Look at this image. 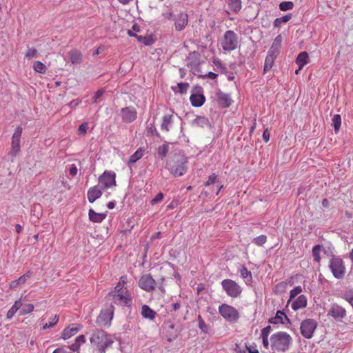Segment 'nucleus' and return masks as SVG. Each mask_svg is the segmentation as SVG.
I'll use <instances>...</instances> for the list:
<instances>
[{
  "label": "nucleus",
  "mask_w": 353,
  "mask_h": 353,
  "mask_svg": "<svg viewBox=\"0 0 353 353\" xmlns=\"http://www.w3.org/2000/svg\"><path fill=\"white\" fill-rule=\"evenodd\" d=\"M128 282V276L126 275L121 276L114 290L108 294V300L118 306L130 307L132 303V297L125 286Z\"/></svg>",
  "instance_id": "obj_1"
},
{
  "label": "nucleus",
  "mask_w": 353,
  "mask_h": 353,
  "mask_svg": "<svg viewBox=\"0 0 353 353\" xmlns=\"http://www.w3.org/2000/svg\"><path fill=\"white\" fill-rule=\"evenodd\" d=\"M292 336L285 332H277L270 338L269 345L272 353H285L292 344Z\"/></svg>",
  "instance_id": "obj_2"
},
{
  "label": "nucleus",
  "mask_w": 353,
  "mask_h": 353,
  "mask_svg": "<svg viewBox=\"0 0 353 353\" xmlns=\"http://www.w3.org/2000/svg\"><path fill=\"white\" fill-rule=\"evenodd\" d=\"M90 341L96 347L99 353H105L106 349L114 343L112 336L102 330L94 331L90 336Z\"/></svg>",
  "instance_id": "obj_3"
},
{
  "label": "nucleus",
  "mask_w": 353,
  "mask_h": 353,
  "mask_svg": "<svg viewBox=\"0 0 353 353\" xmlns=\"http://www.w3.org/2000/svg\"><path fill=\"white\" fill-rule=\"evenodd\" d=\"M221 46L225 51L234 50L238 46V36L232 30H227L221 40Z\"/></svg>",
  "instance_id": "obj_4"
},
{
  "label": "nucleus",
  "mask_w": 353,
  "mask_h": 353,
  "mask_svg": "<svg viewBox=\"0 0 353 353\" xmlns=\"http://www.w3.org/2000/svg\"><path fill=\"white\" fill-rule=\"evenodd\" d=\"M329 267L336 279H341L344 277L346 269L341 258L333 256L330 261Z\"/></svg>",
  "instance_id": "obj_5"
},
{
  "label": "nucleus",
  "mask_w": 353,
  "mask_h": 353,
  "mask_svg": "<svg viewBox=\"0 0 353 353\" xmlns=\"http://www.w3.org/2000/svg\"><path fill=\"white\" fill-rule=\"evenodd\" d=\"M219 312L229 322H236L240 316L238 310L235 307L226 303L219 305Z\"/></svg>",
  "instance_id": "obj_6"
},
{
  "label": "nucleus",
  "mask_w": 353,
  "mask_h": 353,
  "mask_svg": "<svg viewBox=\"0 0 353 353\" xmlns=\"http://www.w3.org/2000/svg\"><path fill=\"white\" fill-rule=\"evenodd\" d=\"M221 285L227 295L232 298L239 296L242 292L241 286L232 279L222 281Z\"/></svg>",
  "instance_id": "obj_7"
},
{
  "label": "nucleus",
  "mask_w": 353,
  "mask_h": 353,
  "mask_svg": "<svg viewBox=\"0 0 353 353\" xmlns=\"http://www.w3.org/2000/svg\"><path fill=\"white\" fill-rule=\"evenodd\" d=\"M316 327L317 323L315 320L310 319H305L301 323V333L303 337L306 339H311L314 335V332L316 329Z\"/></svg>",
  "instance_id": "obj_8"
},
{
  "label": "nucleus",
  "mask_w": 353,
  "mask_h": 353,
  "mask_svg": "<svg viewBox=\"0 0 353 353\" xmlns=\"http://www.w3.org/2000/svg\"><path fill=\"white\" fill-rule=\"evenodd\" d=\"M187 159L182 157L179 159L174 161L172 165H170V172L175 176H181L186 173L187 172Z\"/></svg>",
  "instance_id": "obj_9"
},
{
  "label": "nucleus",
  "mask_w": 353,
  "mask_h": 353,
  "mask_svg": "<svg viewBox=\"0 0 353 353\" xmlns=\"http://www.w3.org/2000/svg\"><path fill=\"white\" fill-rule=\"evenodd\" d=\"M99 183L103 189L116 186V174L110 171H105L99 177Z\"/></svg>",
  "instance_id": "obj_10"
},
{
  "label": "nucleus",
  "mask_w": 353,
  "mask_h": 353,
  "mask_svg": "<svg viewBox=\"0 0 353 353\" xmlns=\"http://www.w3.org/2000/svg\"><path fill=\"white\" fill-rule=\"evenodd\" d=\"M22 132V127L21 125H19L16 128L14 132L12 137L10 154L13 157L16 156L21 150L20 140Z\"/></svg>",
  "instance_id": "obj_11"
},
{
  "label": "nucleus",
  "mask_w": 353,
  "mask_h": 353,
  "mask_svg": "<svg viewBox=\"0 0 353 353\" xmlns=\"http://www.w3.org/2000/svg\"><path fill=\"white\" fill-rule=\"evenodd\" d=\"M156 284V281L150 274H143L139 281V286L148 292L153 291Z\"/></svg>",
  "instance_id": "obj_12"
},
{
  "label": "nucleus",
  "mask_w": 353,
  "mask_h": 353,
  "mask_svg": "<svg viewBox=\"0 0 353 353\" xmlns=\"http://www.w3.org/2000/svg\"><path fill=\"white\" fill-rule=\"evenodd\" d=\"M347 312L344 307L337 303H333L330 305L327 315L332 316L336 321H342L346 316Z\"/></svg>",
  "instance_id": "obj_13"
},
{
  "label": "nucleus",
  "mask_w": 353,
  "mask_h": 353,
  "mask_svg": "<svg viewBox=\"0 0 353 353\" xmlns=\"http://www.w3.org/2000/svg\"><path fill=\"white\" fill-rule=\"evenodd\" d=\"M82 328V325L79 323H71L63 329L61 333V339L66 340L77 334Z\"/></svg>",
  "instance_id": "obj_14"
},
{
  "label": "nucleus",
  "mask_w": 353,
  "mask_h": 353,
  "mask_svg": "<svg viewBox=\"0 0 353 353\" xmlns=\"http://www.w3.org/2000/svg\"><path fill=\"white\" fill-rule=\"evenodd\" d=\"M114 306L111 305L109 309L101 311L99 316V321H101L104 325L109 326L114 316Z\"/></svg>",
  "instance_id": "obj_15"
},
{
  "label": "nucleus",
  "mask_w": 353,
  "mask_h": 353,
  "mask_svg": "<svg viewBox=\"0 0 353 353\" xmlns=\"http://www.w3.org/2000/svg\"><path fill=\"white\" fill-rule=\"evenodd\" d=\"M137 111L134 108L127 107L121 110L122 119L125 122L131 123L137 119Z\"/></svg>",
  "instance_id": "obj_16"
},
{
  "label": "nucleus",
  "mask_w": 353,
  "mask_h": 353,
  "mask_svg": "<svg viewBox=\"0 0 353 353\" xmlns=\"http://www.w3.org/2000/svg\"><path fill=\"white\" fill-rule=\"evenodd\" d=\"M188 22V14L185 12L180 13L177 18L176 19L174 26L175 29L178 31H181L183 30Z\"/></svg>",
  "instance_id": "obj_17"
},
{
  "label": "nucleus",
  "mask_w": 353,
  "mask_h": 353,
  "mask_svg": "<svg viewBox=\"0 0 353 353\" xmlns=\"http://www.w3.org/2000/svg\"><path fill=\"white\" fill-rule=\"evenodd\" d=\"M88 199L90 203H93L102 195V191L98 185L91 187L88 191Z\"/></svg>",
  "instance_id": "obj_18"
},
{
  "label": "nucleus",
  "mask_w": 353,
  "mask_h": 353,
  "mask_svg": "<svg viewBox=\"0 0 353 353\" xmlns=\"http://www.w3.org/2000/svg\"><path fill=\"white\" fill-rule=\"evenodd\" d=\"M191 104L194 107H201L205 101V97L203 94L193 93L190 97Z\"/></svg>",
  "instance_id": "obj_19"
},
{
  "label": "nucleus",
  "mask_w": 353,
  "mask_h": 353,
  "mask_svg": "<svg viewBox=\"0 0 353 353\" xmlns=\"http://www.w3.org/2000/svg\"><path fill=\"white\" fill-rule=\"evenodd\" d=\"M217 101L220 105L223 108L229 107L231 105L232 99L229 94L219 92L216 94Z\"/></svg>",
  "instance_id": "obj_20"
},
{
  "label": "nucleus",
  "mask_w": 353,
  "mask_h": 353,
  "mask_svg": "<svg viewBox=\"0 0 353 353\" xmlns=\"http://www.w3.org/2000/svg\"><path fill=\"white\" fill-rule=\"evenodd\" d=\"M307 305V298L305 295H300L298 298L292 303V308L294 310H298L301 308L305 307Z\"/></svg>",
  "instance_id": "obj_21"
},
{
  "label": "nucleus",
  "mask_w": 353,
  "mask_h": 353,
  "mask_svg": "<svg viewBox=\"0 0 353 353\" xmlns=\"http://www.w3.org/2000/svg\"><path fill=\"white\" fill-rule=\"evenodd\" d=\"M70 61L73 64H79L82 61V54L78 50H72L68 52Z\"/></svg>",
  "instance_id": "obj_22"
},
{
  "label": "nucleus",
  "mask_w": 353,
  "mask_h": 353,
  "mask_svg": "<svg viewBox=\"0 0 353 353\" xmlns=\"http://www.w3.org/2000/svg\"><path fill=\"white\" fill-rule=\"evenodd\" d=\"M173 125V115L172 114H165L163 117V122L161 126V129L162 130L168 132L172 128Z\"/></svg>",
  "instance_id": "obj_23"
},
{
  "label": "nucleus",
  "mask_w": 353,
  "mask_h": 353,
  "mask_svg": "<svg viewBox=\"0 0 353 353\" xmlns=\"http://www.w3.org/2000/svg\"><path fill=\"white\" fill-rule=\"evenodd\" d=\"M309 62L310 59L307 52H301L299 53L296 59V63L299 65V70H302L303 66L307 64Z\"/></svg>",
  "instance_id": "obj_24"
},
{
  "label": "nucleus",
  "mask_w": 353,
  "mask_h": 353,
  "mask_svg": "<svg viewBox=\"0 0 353 353\" xmlns=\"http://www.w3.org/2000/svg\"><path fill=\"white\" fill-rule=\"evenodd\" d=\"M88 215L90 220L94 223H101L106 217V214L97 213L92 209L89 210Z\"/></svg>",
  "instance_id": "obj_25"
},
{
  "label": "nucleus",
  "mask_w": 353,
  "mask_h": 353,
  "mask_svg": "<svg viewBox=\"0 0 353 353\" xmlns=\"http://www.w3.org/2000/svg\"><path fill=\"white\" fill-rule=\"evenodd\" d=\"M85 341V336L79 335L75 339V342L69 346V348L72 352H78L81 345L84 344Z\"/></svg>",
  "instance_id": "obj_26"
},
{
  "label": "nucleus",
  "mask_w": 353,
  "mask_h": 353,
  "mask_svg": "<svg viewBox=\"0 0 353 353\" xmlns=\"http://www.w3.org/2000/svg\"><path fill=\"white\" fill-rule=\"evenodd\" d=\"M30 273L28 272L23 275L21 276L19 279L12 281L10 283V288L11 289H16L19 285L23 284L26 283V280L30 278Z\"/></svg>",
  "instance_id": "obj_27"
},
{
  "label": "nucleus",
  "mask_w": 353,
  "mask_h": 353,
  "mask_svg": "<svg viewBox=\"0 0 353 353\" xmlns=\"http://www.w3.org/2000/svg\"><path fill=\"white\" fill-rule=\"evenodd\" d=\"M141 314L143 318L154 320L157 314L148 305H143L141 307Z\"/></svg>",
  "instance_id": "obj_28"
},
{
  "label": "nucleus",
  "mask_w": 353,
  "mask_h": 353,
  "mask_svg": "<svg viewBox=\"0 0 353 353\" xmlns=\"http://www.w3.org/2000/svg\"><path fill=\"white\" fill-rule=\"evenodd\" d=\"M271 330V327L270 325L264 327L261 330V337H262V341L263 346L266 348H269V340H268V335L270 334V331Z\"/></svg>",
  "instance_id": "obj_29"
},
{
  "label": "nucleus",
  "mask_w": 353,
  "mask_h": 353,
  "mask_svg": "<svg viewBox=\"0 0 353 353\" xmlns=\"http://www.w3.org/2000/svg\"><path fill=\"white\" fill-rule=\"evenodd\" d=\"M144 150L142 148H139L130 157L128 163H134L138 160L142 158L143 155Z\"/></svg>",
  "instance_id": "obj_30"
},
{
  "label": "nucleus",
  "mask_w": 353,
  "mask_h": 353,
  "mask_svg": "<svg viewBox=\"0 0 353 353\" xmlns=\"http://www.w3.org/2000/svg\"><path fill=\"white\" fill-rule=\"evenodd\" d=\"M228 3L234 12H238L241 9V0H228Z\"/></svg>",
  "instance_id": "obj_31"
},
{
  "label": "nucleus",
  "mask_w": 353,
  "mask_h": 353,
  "mask_svg": "<svg viewBox=\"0 0 353 353\" xmlns=\"http://www.w3.org/2000/svg\"><path fill=\"white\" fill-rule=\"evenodd\" d=\"M292 14H288L281 18H276L274 21V27H280L282 23H285L288 22L292 19Z\"/></svg>",
  "instance_id": "obj_32"
},
{
  "label": "nucleus",
  "mask_w": 353,
  "mask_h": 353,
  "mask_svg": "<svg viewBox=\"0 0 353 353\" xmlns=\"http://www.w3.org/2000/svg\"><path fill=\"white\" fill-rule=\"evenodd\" d=\"M33 69L35 72L44 74L46 72V66L41 61H37L33 64Z\"/></svg>",
  "instance_id": "obj_33"
},
{
  "label": "nucleus",
  "mask_w": 353,
  "mask_h": 353,
  "mask_svg": "<svg viewBox=\"0 0 353 353\" xmlns=\"http://www.w3.org/2000/svg\"><path fill=\"white\" fill-rule=\"evenodd\" d=\"M288 319L287 316L283 312L277 311L276 314V316L274 318L273 321L274 323H284V320Z\"/></svg>",
  "instance_id": "obj_34"
},
{
  "label": "nucleus",
  "mask_w": 353,
  "mask_h": 353,
  "mask_svg": "<svg viewBox=\"0 0 353 353\" xmlns=\"http://www.w3.org/2000/svg\"><path fill=\"white\" fill-rule=\"evenodd\" d=\"M274 60L275 59H272L271 55H267L264 64V72H267L272 69L274 63Z\"/></svg>",
  "instance_id": "obj_35"
},
{
  "label": "nucleus",
  "mask_w": 353,
  "mask_h": 353,
  "mask_svg": "<svg viewBox=\"0 0 353 353\" xmlns=\"http://www.w3.org/2000/svg\"><path fill=\"white\" fill-rule=\"evenodd\" d=\"M332 125L334 128V131L336 132H337L340 128H341V117L340 114H335L332 119Z\"/></svg>",
  "instance_id": "obj_36"
},
{
  "label": "nucleus",
  "mask_w": 353,
  "mask_h": 353,
  "mask_svg": "<svg viewBox=\"0 0 353 353\" xmlns=\"http://www.w3.org/2000/svg\"><path fill=\"white\" fill-rule=\"evenodd\" d=\"M34 305L32 303H28L23 305V307L19 311V315L24 316L29 313H31L34 310Z\"/></svg>",
  "instance_id": "obj_37"
},
{
  "label": "nucleus",
  "mask_w": 353,
  "mask_h": 353,
  "mask_svg": "<svg viewBox=\"0 0 353 353\" xmlns=\"http://www.w3.org/2000/svg\"><path fill=\"white\" fill-rule=\"evenodd\" d=\"M321 246L320 245H316L312 248V256L314 257V260L317 263L320 262L321 261Z\"/></svg>",
  "instance_id": "obj_38"
},
{
  "label": "nucleus",
  "mask_w": 353,
  "mask_h": 353,
  "mask_svg": "<svg viewBox=\"0 0 353 353\" xmlns=\"http://www.w3.org/2000/svg\"><path fill=\"white\" fill-rule=\"evenodd\" d=\"M58 321L59 316L57 315H55L48 323L43 325L42 329L46 330L48 328H52L57 324Z\"/></svg>",
  "instance_id": "obj_39"
},
{
  "label": "nucleus",
  "mask_w": 353,
  "mask_h": 353,
  "mask_svg": "<svg viewBox=\"0 0 353 353\" xmlns=\"http://www.w3.org/2000/svg\"><path fill=\"white\" fill-rule=\"evenodd\" d=\"M267 242V236L265 235H260L253 239V243L258 246H263Z\"/></svg>",
  "instance_id": "obj_40"
},
{
  "label": "nucleus",
  "mask_w": 353,
  "mask_h": 353,
  "mask_svg": "<svg viewBox=\"0 0 353 353\" xmlns=\"http://www.w3.org/2000/svg\"><path fill=\"white\" fill-rule=\"evenodd\" d=\"M294 8V3L292 1H283L279 4V8L282 11L292 10Z\"/></svg>",
  "instance_id": "obj_41"
},
{
  "label": "nucleus",
  "mask_w": 353,
  "mask_h": 353,
  "mask_svg": "<svg viewBox=\"0 0 353 353\" xmlns=\"http://www.w3.org/2000/svg\"><path fill=\"white\" fill-rule=\"evenodd\" d=\"M217 181L218 176L216 174L212 173L208 176V180L205 182V186H210L211 185L216 183Z\"/></svg>",
  "instance_id": "obj_42"
},
{
  "label": "nucleus",
  "mask_w": 353,
  "mask_h": 353,
  "mask_svg": "<svg viewBox=\"0 0 353 353\" xmlns=\"http://www.w3.org/2000/svg\"><path fill=\"white\" fill-rule=\"evenodd\" d=\"M168 152V145L164 144L158 148V154L162 158L165 157Z\"/></svg>",
  "instance_id": "obj_43"
},
{
  "label": "nucleus",
  "mask_w": 353,
  "mask_h": 353,
  "mask_svg": "<svg viewBox=\"0 0 353 353\" xmlns=\"http://www.w3.org/2000/svg\"><path fill=\"white\" fill-rule=\"evenodd\" d=\"M302 292V288L301 286H296L294 289L290 290V299H294L298 294Z\"/></svg>",
  "instance_id": "obj_44"
},
{
  "label": "nucleus",
  "mask_w": 353,
  "mask_h": 353,
  "mask_svg": "<svg viewBox=\"0 0 353 353\" xmlns=\"http://www.w3.org/2000/svg\"><path fill=\"white\" fill-rule=\"evenodd\" d=\"M240 274H241V276L243 278V279H247L248 277H250V279H252V274H251V272L250 271H248V270L247 269L246 267L245 266H243L241 270H240Z\"/></svg>",
  "instance_id": "obj_45"
},
{
  "label": "nucleus",
  "mask_w": 353,
  "mask_h": 353,
  "mask_svg": "<svg viewBox=\"0 0 353 353\" xmlns=\"http://www.w3.org/2000/svg\"><path fill=\"white\" fill-rule=\"evenodd\" d=\"M282 42V37L278 35L274 40L272 47L280 50Z\"/></svg>",
  "instance_id": "obj_46"
},
{
  "label": "nucleus",
  "mask_w": 353,
  "mask_h": 353,
  "mask_svg": "<svg viewBox=\"0 0 353 353\" xmlns=\"http://www.w3.org/2000/svg\"><path fill=\"white\" fill-rule=\"evenodd\" d=\"M88 129V124L87 123H81L78 128V132L80 135H84Z\"/></svg>",
  "instance_id": "obj_47"
},
{
  "label": "nucleus",
  "mask_w": 353,
  "mask_h": 353,
  "mask_svg": "<svg viewBox=\"0 0 353 353\" xmlns=\"http://www.w3.org/2000/svg\"><path fill=\"white\" fill-rule=\"evenodd\" d=\"M163 197H164L163 194L160 192V193L157 194L156 195V196L151 200L150 203L152 205H154L156 203H160L163 199Z\"/></svg>",
  "instance_id": "obj_48"
},
{
  "label": "nucleus",
  "mask_w": 353,
  "mask_h": 353,
  "mask_svg": "<svg viewBox=\"0 0 353 353\" xmlns=\"http://www.w3.org/2000/svg\"><path fill=\"white\" fill-rule=\"evenodd\" d=\"M177 86L179 88V92L183 94L187 92L188 88L189 87V84L187 83H179L177 84Z\"/></svg>",
  "instance_id": "obj_49"
},
{
  "label": "nucleus",
  "mask_w": 353,
  "mask_h": 353,
  "mask_svg": "<svg viewBox=\"0 0 353 353\" xmlns=\"http://www.w3.org/2000/svg\"><path fill=\"white\" fill-rule=\"evenodd\" d=\"M37 54V50L35 48H30L27 51L26 54V57L28 59H31L36 57Z\"/></svg>",
  "instance_id": "obj_50"
},
{
  "label": "nucleus",
  "mask_w": 353,
  "mask_h": 353,
  "mask_svg": "<svg viewBox=\"0 0 353 353\" xmlns=\"http://www.w3.org/2000/svg\"><path fill=\"white\" fill-rule=\"evenodd\" d=\"M280 50L274 48L271 46L270 50L268 51V55H271L272 59H275L277 55L279 54Z\"/></svg>",
  "instance_id": "obj_51"
},
{
  "label": "nucleus",
  "mask_w": 353,
  "mask_h": 353,
  "mask_svg": "<svg viewBox=\"0 0 353 353\" xmlns=\"http://www.w3.org/2000/svg\"><path fill=\"white\" fill-rule=\"evenodd\" d=\"M103 93L104 90L103 89L97 90L93 97V103H97L98 102V99L103 94Z\"/></svg>",
  "instance_id": "obj_52"
},
{
  "label": "nucleus",
  "mask_w": 353,
  "mask_h": 353,
  "mask_svg": "<svg viewBox=\"0 0 353 353\" xmlns=\"http://www.w3.org/2000/svg\"><path fill=\"white\" fill-rule=\"evenodd\" d=\"M17 311L18 310L15 307L12 306L6 314L7 319H11Z\"/></svg>",
  "instance_id": "obj_53"
},
{
  "label": "nucleus",
  "mask_w": 353,
  "mask_h": 353,
  "mask_svg": "<svg viewBox=\"0 0 353 353\" xmlns=\"http://www.w3.org/2000/svg\"><path fill=\"white\" fill-rule=\"evenodd\" d=\"M270 132H269L268 129H265L263 131V141L265 143H268L269 141V140H270Z\"/></svg>",
  "instance_id": "obj_54"
},
{
  "label": "nucleus",
  "mask_w": 353,
  "mask_h": 353,
  "mask_svg": "<svg viewBox=\"0 0 353 353\" xmlns=\"http://www.w3.org/2000/svg\"><path fill=\"white\" fill-rule=\"evenodd\" d=\"M81 103V100L76 99L70 102L68 105L71 108H75Z\"/></svg>",
  "instance_id": "obj_55"
},
{
  "label": "nucleus",
  "mask_w": 353,
  "mask_h": 353,
  "mask_svg": "<svg viewBox=\"0 0 353 353\" xmlns=\"http://www.w3.org/2000/svg\"><path fill=\"white\" fill-rule=\"evenodd\" d=\"M164 280L165 279L163 277H162L161 279V281L159 283V285H158V288L159 290L163 293V294H165V288H164V285H163V282H164Z\"/></svg>",
  "instance_id": "obj_56"
},
{
  "label": "nucleus",
  "mask_w": 353,
  "mask_h": 353,
  "mask_svg": "<svg viewBox=\"0 0 353 353\" xmlns=\"http://www.w3.org/2000/svg\"><path fill=\"white\" fill-rule=\"evenodd\" d=\"M77 172H78V170H77V168L76 167V165L74 164L72 165L71 168L69 170L70 174L72 176H75V175H77Z\"/></svg>",
  "instance_id": "obj_57"
},
{
  "label": "nucleus",
  "mask_w": 353,
  "mask_h": 353,
  "mask_svg": "<svg viewBox=\"0 0 353 353\" xmlns=\"http://www.w3.org/2000/svg\"><path fill=\"white\" fill-rule=\"evenodd\" d=\"M22 298L21 297L19 299L17 300L14 302L12 306L15 307L17 310H19L20 307L22 306Z\"/></svg>",
  "instance_id": "obj_58"
},
{
  "label": "nucleus",
  "mask_w": 353,
  "mask_h": 353,
  "mask_svg": "<svg viewBox=\"0 0 353 353\" xmlns=\"http://www.w3.org/2000/svg\"><path fill=\"white\" fill-rule=\"evenodd\" d=\"M199 327L201 330H203L206 327L205 321L202 319L201 316H199Z\"/></svg>",
  "instance_id": "obj_59"
},
{
  "label": "nucleus",
  "mask_w": 353,
  "mask_h": 353,
  "mask_svg": "<svg viewBox=\"0 0 353 353\" xmlns=\"http://www.w3.org/2000/svg\"><path fill=\"white\" fill-rule=\"evenodd\" d=\"M53 353H72L70 351H68L66 350L65 349H64L63 347H59V348H57L54 352Z\"/></svg>",
  "instance_id": "obj_60"
},
{
  "label": "nucleus",
  "mask_w": 353,
  "mask_h": 353,
  "mask_svg": "<svg viewBox=\"0 0 353 353\" xmlns=\"http://www.w3.org/2000/svg\"><path fill=\"white\" fill-rule=\"evenodd\" d=\"M249 353H259V350L255 346L247 347Z\"/></svg>",
  "instance_id": "obj_61"
},
{
  "label": "nucleus",
  "mask_w": 353,
  "mask_h": 353,
  "mask_svg": "<svg viewBox=\"0 0 353 353\" xmlns=\"http://www.w3.org/2000/svg\"><path fill=\"white\" fill-rule=\"evenodd\" d=\"M217 76H218L217 74L214 73L212 72H208V74L205 75V77H207L208 78L212 79H215L217 77Z\"/></svg>",
  "instance_id": "obj_62"
},
{
  "label": "nucleus",
  "mask_w": 353,
  "mask_h": 353,
  "mask_svg": "<svg viewBox=\"0 0 353 353\" xmlns=\"http://www.w3.org/2000/svg\"><path fill=\"white\" fill-rule=\"evenodd\" d=\"M322 205L323 208H328L330 205V202H329L328 199H324L322 201Z\"/></svg>",
  "instance_id": "obj_63"
},
{
  "label": "nucleus",
  "mask_w": 353,
  "mask_h": 353,
  "mask_svg": "<svg viewBox=\"0 0 353 353\" xmlns=\"http://www.w3.org/2000/svg\"><path fill=\"white\" fill-rule=\"evenodd\" d=\"M180 307H181V305L179 303H175L172 304V308L174 311L178 310L180 308Z\"/></svg>",
  "instance_id": "obj_64"
}]
</instances>
